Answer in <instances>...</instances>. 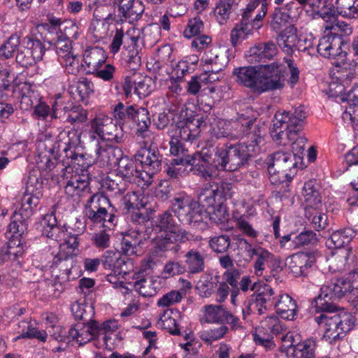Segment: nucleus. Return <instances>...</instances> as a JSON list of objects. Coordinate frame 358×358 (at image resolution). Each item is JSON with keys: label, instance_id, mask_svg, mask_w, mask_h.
Masks as SVG:
<instances>
[{"label": "nucleus", "instance_id": "nucleus-1", "mask_svg": "<svg viewBox=\"0 0 358 358\" xmlns=\"http://www.w3.org/2000/svg\"><path fill=\"white\" fill-rule=\"evenodd\" d=\"M124 206L128 210H137L131 214V221L139 225L136 230H130L123 235L120 251L125 256L137 255L138 249L142 243V238L152 241L157 239L155 220L157 208V195L144 194L139 199L135 192L127 193L124 196Z\"/></svg>", "mask_w": 358, "mask_h": 358}, {"label": "nucleus", "instance_id": "nucleus-2", "mask_svg": "<svg viewBox=\"0 0 358 358\" xmlns=\"http://www.w3.org/2000/svg\"><path fill=\"white\" fill-rule=\"evenodd\" d=\"M320 316L315 317L319 324H324V339L330 344H336L343 339L355 327V317L350 313L338 310L334 303L321 302V299L313 306Z\"/></svg>", "mask_w": 358, "mask_h": 358}, {"label": "nucleus", "instance_id": "nucleus-3", "mask_svg": "<svg viewBox=\"0 0 358 358\" xmlns=\"http://www.w3.org/2000/svg\"><path fill=\"white\" fill-rule=\"evenodd\" d=\"M260 143H226L222 147L214 145V162L224 171H235L248 164L260 151Z\"/></svg>", "mask_w": 358, "mask_h": 358}, {"label": "nucleus", "instance_id": "nucleus-4", "mask_svg": "<svg viewBox=\"0 0 358 358\" xmlns=\"http://www.w3.org/2000/svg\"><path fill=\"white\" fill-rule=\"evenodd\" d=\"M136 160L139 161L143 165L144 169L142 171H138L134 161L127 156H124L119 160L117 164V177L121 178L123 180L128 181L129 183L135 178H140L142 182L143 188L148 187L152 185V178L156 174V170L154 164L157 162V155L155 147L149 148H142L136 155Z\"/></svg>", "mask_w": 358, "mask_h": 358}, {"label": "nucleus", "instance_id": "nucleus-5", "mask_svg": "<svg viewBox=\"0 0 358 358\" xmlns=\"http://www.w3.org/2000/svg\"><path fill=\"white\" fill-rule=\"evenodd\" d=\"M306 112L303 106L292 111H277L273 119L271 136L276 144L282 146L289 144L303 129Z\"/></svg>", "mask_w": 358, "mask_h": 358}, {"label": "nucleus", "instance_id": "nucleus-6", "mask_svg": "<svg viewBox=\"0 0 358 358\" xmlns=\"http://www.w3.org/2000/svg\"><path fill=\"white\" fill-rule=\"evenodd\" d=\"M116 212L110 199L103 192L91 195L85 204V215L90 222L109 230L116 224Z\"/></svg>", "mask_w": 358, "mask_h": 358}, {"label": "nucleus", "instance_id": "nucleus-7", "mask_svg": "<svg viewBox=\"0 0 358 358\" xmlns=\"http://www.w3.org/2000/svg\"><path fill=\"white\" fill-rule=\"evenodd\" d=\"M348 294L350 295L352 306L358 312V287H354L352 282L345 278L332 279L323 285L318 296L313 299L312 306H316L320 299L321 302L334 303V301Z\"/></svg>", "mask_w": 358, "mask_h": 358}, {"label": "nucleus", "instance_id": "nucleus-8", "mask_svg": "<svg viewBox=\"0 0 358 358\" xmlns=\"http://www.w3.org/2000/svg\"><path fill=\"white\" fill-rule=\"evenodd\" d=\"M306 202V216L317 231L324 229L327 225V216L322 212V198L315 180L306 182L303 188Z\"/></svg>", "mask_w": 358, "mask_h": 358}, {"label": "nucleus", "instance_id": "nucleus-9", "mask_svg": "<svg viewBox=\"0 0 358 358\" xmlns=\"http://www.w3.org/2000/svg\"><path fill=\"white\" fill-rule=\"evenodd\" d=\"M224 124L227 128L218 131L217 138H242L248 136L254 143H261L264 141V131L258 124H248L236 120Z\"/></svg>", "mask_w": 358, "mask_h": 358}, {"label": "nucleus", "instance_id": "nucleus-10", "mask_svg": "<svg viewBox=\"0 0 358 358\" xmlns=\"http://www.w3.org/2000/svg\"><path fill=\"white\" fill-rule=\"evenodd\" d=\"M214 145L210 143L203 147L201 150L192 155L189 171L194 175L207 179L213 176V168L220 170V168L214 162L215 161V151H212Z\"/></svg>", "mask_w": 358, "mask_h": 358}, {"label": "nucleus", "instance_id": "nucleus-11", "mask_svg": "<svg viewBox=\"0 0 358 358\" xmlns=\"http://www.w3.org/2000/svg\"><path fill=\"white\" fill-rule=\"evenodd\" d=\"M239 242L241 245H243L245 251L250 259H252L254 256L256 257L254 263V269L256 275H262L263 271H264L266 267H279L280 264V259L268 250L261 246L253 248L248 241L244 238L240 239Z\"/></svg>", "mask_w": 358, "mask_h": 358}, {"label": "nucleus", "instance_id": "nucleus-12", "mask_svg": "<svg viewBox=\"0 0 358 358\" xmlns=\"http://www.w3.org/2000/svg\"><path fill=\"white\" fill-rule=\"evenodd\" d=\"M282 331V327L278 316L272 315L261 321L259 326L255 328L253 338L256 344L270 348L273 345V336Z\"/></svg>", "mask_w": 358, "mask_h": 358}, {"label": "nucleus", "instance_id": "nucleus-13", "mask_svg": "<svg viewBox=\"0 0 358 358\" xmlns=\"http://www.w3.org/2000/svg\"><path fill=\"white\" fill-rule=\"evenodd\" d=\"M43 182L39 171H30L26 183V189L22 198V208L32 212L39 203L43 196Z\"/></svg>", "mask_w": 358, "mask_h": 358}, {"label": "nucleus", "instance_id": "nucleus-14", "mask_svg": "<svg viewBox=\"0 0 358 358\" xmlns=\"http://www.w3.org/2000/svg\"><path fill=\"white\" fill-rule=\"evenodd\" d=\"M122 87L127 97L131 96L134 90L139 98H142L148 96L155 90V82L150 76L134 73L131 76H126Z\"/></svg>", "mask_w": 358, "mask_h": 358}, {"label": "nucleus", "instance_id": "nucleus-15", "mask_svg": "<svg viewBox=\"0 0 358 358\" xmlns=\"http://www.w3.org/2000/svg\"><path fill=\"white\" fill-rule=\"evenodd\" d=\"M117 124L110 117L99 116L90 122V127L102 140L120 143L122 141L123 134Z\"/></svg>", "mask_w": 358, "mask_h": 358}, {"label": "nucleus", "instance_id": "nucleus-16", "mask_svg": "<svg viewBox=\"0 0 358 358\" xmlns=\"http://www.w3.org/2000/svg\"><path fill=\"white\" fill-rule=\"evenodd\" d=\"M272 162L268 165V172L271 175V182L275 183L278 179L276 174H281L282 178L287 177L288 171L295 169L297 164L294 155L291 152L276 151L271 157Z\"/></svg>", "mask_w": 358, "mask_h": 358}, {"label": "nucleus", "instance_id": "nucleus-17", "mask_svg": "<svg viewBox=\"0 0 358 358\" xmlns=\"http://www.w3.org/2000/svg\"><path fill=\"white\" fill-rule=\"evenodd\" d=\"M264 92L281 89L284 86L285 76L278 62L259 66Z\"/></svg>", "mask_w": 358, "mask_h": 358}, {"label": "nucleus", "instance_id": "nucleus-18", "mask_svg": "<svg viewBox=\"0 0 358 358\" xmlns=\"http://www.w3.org/2000/svg\"><path fill=\"white\" fill-rule=\"evenodd\" d=\"M180 117L182 120L178 122L177 136L182 141L194 142L200 134V127L203 122L202 117L199 115H193L192 113L188 115L187 111L185 115L182 111Z\"/></svg>", "mask_w": 358, "mask_h": 358}, {"label": "nucleus", "instance_id": "nucleus-19", "mask_svg": "<svg viewBox=\"0 0 358 358\" xmlns=\"http://www.w3.org/2000/svg\"><path fill=\"white\" fill-rule=\"evenodd\" d=\"M156 264V255L152 252L144 261L141 267V271L145 273L146 277L134 283V287L136 291L144 297L154 296L157 293V287L155 285V280H154L153 275H151Z\"/></svg>", "mask_w": 358, "mask_h": 358}, {"label": "nucleus", "instance_id": "nucleus-20", "mask_svg": "<svg viewBox=\"0 0 358 358\" xmlns=\"http://www.w3.org/2000/svg\"><path fill=\"white\" fill-rule=\"evenodd\" d=\"M343 44V38L327 33L320 39L317 50L321 56L325 58L339 59L343 62L346 57V52L342 49Z\"/></svg>", "mask_w": 358, "mask_h": 358}, {"label": "nucleus", "instance_id": "nucleus-21", "mask_svg": "<svg viewBox=\"0 0 358 358\" xmlns=\"http://www.w3.org/2000/svg\"><path fill=\"white\" fill-rule=\"evenodd\" d=\"M233 76L236 83L251 89L255 92H264L258 66H248L235 68Z\"/></svg>", "mask_w": 358, "mask_h": 358}, {"label": "nucleus", "instance_id": "nucleus-22", "mask_svg": "<svg viewBox=\"0 0 358 358\" xmlns=\"http://www.w3.org/2000/svg\"><path fill=\"white\" fill-rule=\"evenodd\" d=\"M188 235L185 231L158 230V250L176 254L180 250V243L189 240Z\"/></svg>", "mask_w": 358, "mask_h": 358}, {"label": "nucleus", "instance_id": "nucleus-23", "mask_svg": "<svg viewBox=\"0 0 358 358\" xmlns=\"http://www.w3.org/2000/svg\"><path fill=\"white\" fill-rule=\"evenodd\" d=\"M315 262L312 252H296L286 259L285 264L295 277L306 275L307 271Z\"/></svg>", "mask_w": 358, "mask_h": 358}, {"label": "nucleus", "instance_id": "nucleus-24", "mask_svg": "<svg viewBox=\"0 0 358 358\" xmlns=\"http://www.w3.org/2000/svg\"><path fill=\"white\" fill-rule=\"evenodd\" d=\"M76 150V143L69 138L62 150L64 157H66L67 162H70L75 171L89 170L94 164L95 159L87 154H78Z\"/></svg>", "mask_w": 358, "mask_h": 358}, {"label": "nucleus", "instance_id": "nucleus-25", "mask_svg": "<svg viewBox=\"0 0 358 358\" xmlns=\"http://www.w3.org/2000/svg\"><path fill=\"white\" fill-rule=\"evenodd\" d=\"M97 327L93 321L78 322L71 325L67 338L76 341L80 345L97 338Z\"/></svg>", "mask_w": 358, "mask_h": 358}, {"label": "nucleus", "instance_id": "nucleus-26", "mask_svg": "<svg viewBox=\"0 0 358 358\" xmlns=\"http://www.w3.org/2000/svg\"><path fill=\"white\" fill-rule=\"evenodd\" d=\"M227 183L220 185L216 182L206 184L198 194L199 203L203 206L213 207L217 198H226L228 194L231 196L228 192H225L226 188L229 191Z\"/></svg>", "mask_w": 358, "mask_h": 358}, {"label": "nucleus", "instance_id": "nucleus-27", "mask_svg": "<svg viewBox=\"0 0 358 358\" xmlns=\"http://www.w3.org/2000/svg\"><path fill=\"white\" fill-rule=\"evenodd\" d=\"M41 224L43 236L57 242H62L68 234L65 226L58 223L55 210L43 216Z\"/></svg>", "mask_w": 358, "mask_h": 358}, {"label": "nucleus", "instance_id": "nucleus-28", "mask_svg": "<svg viewBox=\"0 0 358 358\" xmlns=\"http://www.w3.org/2000/svg\"><path fill=\"white\" fill-rule=\"evenodd\" d=\"M268 0H251L242 14L243 22H250L251 28L259 29L262 27L261 20L267 13Z\"/></svg>", "mask_w": 358, "mask_h": 358}, {"label": "nucleus", "instance_id": "nucleus-29", "mask_svg": "<svg viewBox=\"0 0 358 358\" xmlns=\"http://www.w3.org/2000/svg\"><path fill=\"white\" fill-rule=\"evenodd\" d=\"M341 101L348 104L343 113V120L349 122L355 128L358 126V85H355L347 94H342Z\"/></svg>", "mask_w": 358, "mask_h": 358}, {"label": "nucleus", "instance_id": "nucleus-30", "mask_svg": "<svg viewBox=\"0 0 358 358\" xmlns=\"http://www.w3.org/2000/svg\"><path fill=\"white\" fill-rule=\"evenodd\" d=\"M248 61L250 63H266L278 54V48L272 41L259 43L248 51Z\"/></svg>", "mask_w": 358, "mask_h": 358}, {"label": "nucleus", "instance_id": "nucleus-31", "mask_svg": "<svg viewBox=\"0 0 358 358\" xmlns=\"http://www.w3.org/2000/svg\"><path fill=\"white\" fill-rule=\"evenodd\" d=\"M107 55L103 48L94 46L87 48L83 55V62L88 74L94 73L106 62Z\"/></svg>", "mask_w": 358, "mask_h": 358}, {"label": "nucleus", "instance_id": "nucleus-32", "mask_svg": "<svg viewBox=\"0 0 358 358\" xmlns=\"http://www.w3.org/2000/svg\"><path fill=\"white\" fill-rule=\"evenodd\" d=\"M121 17L129 22L136 20L144 11L142 2L138 0H115Z\"/></svg>", "mask_w": 358, "mask_h": 358}, {"label": "nucleus", "instance_id": "nucleus-33", "mask_svg": "<svg viewBox=\"0 0 358 358\" xmlns=\"http://www.w3.org/2000/svg\"><path fill=\"white\" fill-rule=\"evenodd\" d=\"M276 313L283 319L293 320L297 312L296 301L288 294H281L275 301Z\"/></svg>", "mask_w": 358, "mask_h": 358}, {"label": "nucleus", "instance_id": "nucleus-34", "mask_svg": "<svg viewBox=\"0 0 358 358\" xmlns=\"http://www.w3.org/2000/svg\"><path fill=\"white\" fill-rule=\"evenodd\" d=\"M316 339L307 338L296 345L291 344L287 353H292L294 358H315Z\"/></svg>", "mask_w": 358, "mask_h": 358}, {"label": "nucleus", "instance_id": "nucleus-35", "mask_svg": "<svg viewBox=\"0 0 358 358\" xmlns=\"http://www.w3.org/2000/svg\"><path fill=\"white\" fill-rule=\"evenodd\" d=\"M299 37L297 29L294 25H289L278 34L276 40L279 47L291 55L294 52Z\"/></svg>", "mask_w": 358, "mask_h": 358}, {"label": "nucleus", "instance_id": "nucleus-36", "mask_svg": "<svg viewBox=\"0 0 358 358\" xmlns=\"http://www.w3.org/2000/svg\"><path fill=\"white\" fill-rule=\"evenodd\" d=\"M137 106L129 105L124 106L122 103H118L113 109V116L120 128L132 129L131 121L135 117L134 113Z\"/></svg>", "mask_w": 358, "mask_h": 358}, {"label": "nucleus", "instance_id": "nucleus-37", "mask_svg": "<svg viewBox=\"0 0 358 358\" xmlns=\"http://www.w3.org/2000/svg\"><path fill=\"white\" fill-rule=\"evenodd\" d=\"M357 234L351 228L341 229L334 231L327 241V245L330 248H341L348 245L352 238H357Z\"/></svg>", "mask_w": 358, "mask_h": 358}, {"label": "nucleus", "instance_id": "nucleus-38", "mask_svg": "<svg viewBox=\"0 0 358 358\" xmlns=\"http://www.w3.org/2000/svg\"><path fill=\"white\" fill-rule=\"evenodd\" d=\"M206 255L203 252L197 250L192 249L185 255V264L187 271L191 274H196L201 273L205 268V259Z\"/></svg>", "mask_w": 358, "mask_h": 358}, {"label": "nucleus", "instance_id": "nucleus-39", "mask_svg": "<svg viewBox=\"0 0 358 358\" xmlns=\"http://www.w3.org/2000/svg\"><path fill=\"white\" fill-rule=\"evenodd\" d=\"M313 13V17H320L326 22L334 18L333 3L329 0H310L308 4Z\"/></svg>", "mask_w": 358, "mask_h": 358}, {"label": "nucleus", "instance_id": "nucleus-40", "mask_svg": "<svg viewBox=\"0 0 358 358\" xmlns=\"http://www.w3.org/2000/svg\"><path fill=\"white\" fill-rule=\"evenodd\" d=\"M159 318H158V326H160L162 329L166 330L172 335H180V331L176 323V318L173 315H176L172 310L162 307L158 309Z\"/></svg>", "mask_w": 358, "mask_h": 358}, {"label": "nucleus", "instance_id": "nucleus-41", "mask_svg": "<svg viewBox=\"0 0 358 358\" xmlns=\"http://www.w3.org/2000/svg\"><path fill=\"white\" fill-rule=\"evenodd\" d=\"M96 147V155L97 158L100 159L107 165H117L119 160L124 157L122 150L118 147L107 146L101 148L99 144H97Z\"/></svg>", "mask_w": 358, "mask_h": 358}, {"label": "nucleus", "instance_id": "nucleus-42", "mask_svg": "<svg viewBox=\"0 0 358 358\" xmlns=\"http://www.w3.org/2000/svg\"><path fill=\"white\" fill-rule=\"evenodd\" d=\"M357 0H336L335 4H333L334 11V17L337 15H341L346 18L358 17V3Z\"/></svg>", "mask_w": 358, "mask_h": 358}, {"label": "nucleus", "instance_id": "nucleus-43", "mask_svg": "<svg viewBox=\"0 0 358 358\" xmlns=\"http://www.w3.org/2000/svg\"><path fill=\"white\" fill-rule=\"evenodd\" d=\"M175 206H177V208L174 210V213L179 220L188 224H191V219L196 215L197 210L199 209L202 205L197 202H191L187 204H184L182 201L177 199Z\"/></svg>", "mask_w": 358, "mask_h": 358}, {"label": "nucleus", "instance_id": "nucleus-44", "mask_svg": "<svg viewBox=\"0 0 358 358\" xmlns=\"http://www.w3.org/2000/svg\"><path fill=\"white\" fill-rule=\"evenodd\" d=\"M18 329L20 336L17 338H37L43 342L46 341V332L36 329L31 321L22 320L18 324Z\"/></svg>", "mask_w": 358, "mask_h": 358}, {"label": "nucleus", "instance_id": "nucleus-45", "mask_svg": "<svg viewBox=\"0 0 358 358\" xmlns=\"http://www.w3.org/2000/svg\"><path fill=\"white\" fill-rule=\"evenodd\" d=\"M75 262V255H73L72 252L71 254H67L63 250H60L53 259L54 264H59L61 265V267L64 268L60 275H62V278L67 281L70 280L71 268H73Z\"/></svg>", "mask_w": 358, "mask_h": 358}, {"label": "nucleus", "instance_id": "nucleus-46", "mask_svg": "<svg viewBox=\"0 0 358 358\" xmlns=\"http://www.w3.org/2000/svg\"><path fill=\"white\" fill-rule=\"evenodd\" d=\"M27 230L24 221L14 220L8 225L9 233L11 234L9 244L19 247L24 242V234Z\"/></svg>", "mask_w": 358, "mask_h": 358}, {"label": "nucleus", "instance_id": "nucleus-47", "mask_svg": "<svg viewBox=\"0 0 358 358\" xmlns=\"http://www.w3.org/2000/svg\"><path fill=\"white\" fill-rule=\"evenodd\" d=\"M71 312L77 320L89 322L94 321V307L89 303L75 302L71 306Z\"/></svg>", "mask_w": 358, "mask_h": 358}, {"label": "nucleus", "instance_id": "nucleus-48", "mask_svg": "<svg viewBox=\"0 0 358 358\" xmlns=\"http://www.w3.org/2000/svg\"><path fill=\"white\" fill-rule=\"evenodd\" d=\"M240 278L241 272L237 268L227 270L223 273L224 281L222 282L225 283L227 286L231 287V301L233 304H235L236 299L239 294L238 280Z\"/></svg>", "mask_w": 358, "mask_h": 358}, {"label": "nucleus", "instance_id": "nucleus-49", "mask_svg": "<svg viewBox=\"0 0 358 358\" xmlns=\"http://www.w3.org/2000/svg\"><path fill=\"white\" fill-rule=\"evenodd\" d=\"M318 242L317 235L311 230H304L293 237L289 247L298 249L303 246L315 245Z\"/></svg>", "mask_w": 358, "mask_h": 358}, {"label": "nucleus", "instance_id": "nucleus-50", "mask_svg": "<svg viewBox=\"0 0 358 358\" xmlns=\"http://www.w3.org/2000/svg\"><path fill=\"white\" fill-rule=\"evenodd\" d=\"M134 116L135 117L131 121L132 128L136 127L138 133L147 131L151 123L148 110L137 106Z\"/></svg>", "mask_w": 358, "mask_h": 358}, {"label": "nucleus", "instance_id": "nucleus-51", "mask_svg": "<svg viewBox=\"0 0 358 358\" xmlns=\"http://www.w3.org/2000/svg\"><path fill=\"white\" fill-rule=\"evenodd\" d=\"M205 62V74L208 73H217L223 70L227 64V59L224 54L220 55L215 54L214 57L206 55Z\"/></svg>", "mask_w": 358, "mask_h": 358}, {"label": "nucleus", "instance_id": "nucleus-52", "mask_svg": "<svg viewBox=\"0 0 358 358\" xmlns=\"http://www.w3.org/2000/svg\"><path fill=\"white\" fill-rule=\"evenodd\" d=\"M20 36L17 34H12L0 47V58L8 59L21 45Z\"/></svg>", "mask_w": 358, "mask_h": 358}, {"label": "nucleus", "instance_id": "nucleus-53", "mask_svg": "<svg viewBox=\"0 0 358 358\" xmlns=\"http://www.w3.org/2000/svg\"><path fill=\"white\" fill-rule=\"evenodd\" d=\"M29 52H31L33 55L43 59V56L45 54V48L43 43L31 35H28L24 37L21 41V45Z\"/></svg>", "mask_w": 358, "mask_h": 358}, {"label": "nucleus", "instance_id": "nucleus-54", "mask_svg": "<svg viewBox=\"0 0 358 358\" xmlns=\"http://www.w3.org/2000/svg\"><path fill=\"white\" fill-rule=\"evenodd\" d=\"M94 3H98V7L94 13V17L103 19H114V6L115 0H93Z\"/></svg>", "mask_w": 358, "mask_h": 358}, {"label": "nucleus", "instance_id": "nucleus-55", "mask_svg": "<svg viewBox=\"0 0 358 358\" xmlns=\"http://www.w3.org/2000/svg\"><path fill=\"white\" fill-rule=\"evenodd\" d=\"M192 155H186L185 157H181L179 158L173 159L171 162V165L167 166L165 171L166 174L171 178H177L178 175H180L181 176H185V170L181 171L180 168L176 169L175 166L182 165L185 167L190 166L192 162Z\"/></svg>", "mask_w": 358, "mask_h": 358}, {"label": "nucleus", "instance_id": "nucleus-56", "mask_svg": "<svg viewBox=\"0 0 358 358\" xmlns=\"http://www.w3.org/2000/svg\"><path fill=\"white\" fill-rule=\"evenodd\" d=\"M58 115V117L60 118V122H69L71 124L76 123L81 124L86 122L87 120V111L80 105H76L70 114L64 117H62L60 114Z\"/></svg>", "mask_w": 358, "mask_h": 358}, {"label": "nucleus", "instance_id": "nucleus-57", "mask_svg": "<svg viewBox=\"0 0 358 358\" xmlns=\"http://www.w3.org/2000/svg\"><path fill=\"white\" fill-rule=\"evenodd\" d=\"M234 0H219L214 9V15L220 24H224L229 18Z\"/></svg>", "mask_w": 358, "mask_h": 358}, {"label": "nucleus", "instance_id": "nucleus-58", "mask_svg": "<svg viewBox=\"0 0 358 358\" xmlns=\"http://www.w3.org/2000/svg\"><path fill=\"white\" fill-rule=\"evenodd\" d=\"M205 320L208 323L222 324L226 310L222 306L209 305L205 306Z\"/></svg>", "mask_w": 358, "mask_h": 358}, {"label": "nucleus", "instance_id": "nucleus-59", "mask_svg": "<svg viewBox=\"0 0 358 358\" xmlns=\"http://www.w3.org/2000/svg\"><path fill=\"white\" fill-rule=\"evenodd\" d=\"M291 15L284 8L276 7L272 14V19L270 23L271 29L274 31H279L283 26L289 22Z\"/></svg>", "mask_w": 358, "mask_h": 358}, {"label": "nucleus", "instance_id": "nucleus-60", "mask_svg": "<svg viewBox=\"0 0 358 358\" xmlns=\"http://www.w3.org/2000/svg\"><path fill=\"white\" fill-rule=\"evenodd\" d=\"M91 25V30L93 37L96 41L104 39L107 37L109 31V24L107 22L110 19L96 17Z\"/></svg>", "mask_w": 358, "mask_h": 358}, {"label": "nucleus", "instance_id": "nucleus-61", "mask_svg": "<svg viewBox=\"0 0 358 358\" xmlns=\"http://www.w3.org/2000/svg\"><path fill=\"white\" fill-rule=\"evenodd\" d=\"M63 151H62L58 157L56 159L57 163L55 166H53L54 169H56L57 176L64 179H70V177L73 174V167L69 162H67L66 157H64Z\"/></svg>", "mask_w": 358, "mask_h": 358}, {"label": "nucleus", "instance_id": "nucleus-62", "mask_svg": "<svg viewBox=\"0 0 358 358\" xmlns=\"http://www.w3.org/2000/svg\"><path fill=\"white\" fill-rule=\"evenodd\" d=\"M15 59L16 62L21 66L27 68L34 66L37 62L41 61L42 59L33 55L29 50L20 46L17 49Z\"/></svg>", "mask_w": 358, "mask_h": 358}, {"label": "nucleus", "instance_id": "nucleus-63", "mask_svg": "<svg viewBox=\"0 0 358 358\" xmlns=\"http://www.w3.org/2000/svg\"><path fill=\"white\" fill-rule=\"evenodd\" d=\"M76 87L79 96V101L83 102L87 101L94 91L93 83L85 77H81L78 79Z\"/></svg>", "mask_w": 358, "mask_h": 358}, {"label": "nucleus", "instance_id": "nucleus-64", "mask_svg": "<svg viewBox=\"0 0 358 358\" xmlns=\"http://www.w3.org/2000/svg\"><path fill=\"white\" fill-rule=\"evenodd\" d=\"M76 104L72 101L67 102H57L55 101L54 104L52 106V111H51V123L56 122L57 120L60 121V118L58 114L60 115L66 116L71 112L72 109L75 107Z\"/></svg>", "mask_w": 358, "mask_h": 358}]
</instances>
